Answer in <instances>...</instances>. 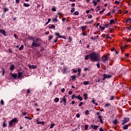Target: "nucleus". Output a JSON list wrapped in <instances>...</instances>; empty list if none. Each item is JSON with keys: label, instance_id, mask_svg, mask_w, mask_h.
I'll return each instance as SVG.
<instances>
[{"label": "nucleus", "instance_id": "obj_60", "mask_svg": "<svg viewBox=\"0 0 131 131\" xmlns=\"http://www.w3.org/2000/svg\"><path fill=\"white\" fill-rule=\"evenodd\" d=\"M58 41V37H56L55 40L54 41V42H57Z\"/></svg>", "mask_w": 131, "mask_h": 131}, {"label": "nucleus", "instance_id": "obj_16", "mask_svg": "<svg viewBox=\"0 0 131 131\" xmlns=\"http://www.w3.org/2000/svg\"><path fill=\"white\" fill-rule=\"evenodd\" d=\"M88 28V26H83L81 27V29H82V31L84 30V29H86Z\"/></svg>", "mask_w": 131, "mask_h": 131}, {"label": "nucleus", "instance_id": "obj_57", "mask_svg": "<svg viewBox=\"0 0 131 131\" xmlns=\"http://www.w3.org/2000/svg\"><path fill=\"white\" fill-rule=\"evenodd\" d=\"M91 38V39H93L94 40H95V39H96V38H97V37L92 36Z\"/></svg>", "mask_w": 131, "mask_h": 131}, {"label": "nucleus", "instance_id": "obj_7", "mask_svg": "<svg viewBox=\"0 0 131 131\" xmlns=\"http://www.w3.org/2000/svg\"><path fill=\"white\" fill-rule=\"evenodd\" d=\"M107 60H108V56L105 55L102 57L101 61H102V62H106Z\"/></svg>", "mask_w": 131, "mask_h": 131}, {"label": "nucleus", "instance_id": "obj_21", "mask_svg": "<svg viewBox=\"0 0 131 131\" xmlns=\"http://www.w3.org/2000/svg\"><path fill=\"white\" fill-rule=\"evenodd\" d=\"M17 74H12V76L14 78V79H16V78H17Z\"/></svg>", "mask_w": 131, "mask_h": 131}, {"label": "nucleus", "instance_id": "obj_17", "mask_svg": "<svg viewBox=\"0 0 131 131\" xmlns=\"http://www.w3.org/2000/svg\"><path fill=\"white\" fill-rule=\"evenodd\" d=\"M83 83L84 85L90 84V82H89V81H84V82H83Z\"/></svg>", "mask_w": 131, "mask_h": 131}, {"label": "nucleus", "instance_id": "obj_8", "mask_svg": "<svg viewBox=\"0 0 131 131\" xmlns=\"http://www.w3.org/2000/svg\"><path fill=\"white\" fill-rule=\"evenodd\" d=\"M29 68L30 69H36V68H37V66H35V65L29 66Z\"/></svg>", "mask_w": 131, "mask_h": 131}, {"label": "nucleus", "instance_id": "obj_23", "mask_svg": "<svg viewBox=\"0 0 131 131\" xmlns=\"http://www.w3.org/2000/svg\"><path fill=\"white\" fill-rule=\"evenodd\" d=\"M127 47V45H125L124 46H122L120 47V49L121 50V51H122V50H123L124 49H126Z\"/></svg>", "mask_w": 131, "mask_h": 131}, {"label": "nucleus", "instance_id": "obj_28", "mask_svg": "<svg viewBox=\"0 0 131 131\" xmlns=\"http://www.w3.org/2000/svg\"><path fill=\"white\" fill-rule=\"evenodd\" d=\"M114 124L116 125L117 124V119H115L114 121H113Z\"/></svg>", "mask_w": 131, "mask_h": 131}, {"label": "nucleus", "instance_id": "obj_13", "mask_svg": "<svg viewBox=\"0 0 131 131\" xmlns=\"http://www.w3.org/2000/svg\"><path fill=\"white\" fill-rule=\"evenodd\" d=\"M91 58V53L85 56V60H89Z\"/></svg>", "mask_w": 131, "mask_h": 131}, {"label": "nucleus", "instance_id": "obj_32", "mask_svg": "<svg viewBox=\"0 0 131 131\" xmlns=\"http://www.w3.org/2000/svg\"><path fill=\"white\" fill-rule=\"evenodd\" d=\"M110 106H111V104H110V103H106L104 105V107H107L108 108V107H110Z\"/></svg>", "mask_w": 131, "mask_h": 131}, {"label": "nucleus", "instance_id": "obj_35", "mask_svg": "<svg viewBox=\"0 0 131 131\" xmlns=\"http://www.w3.org/2000/svg\"><path fill=\"white\" fill-rule=\"evenodd\" d=\"M74 11H75V8H72L71 12L72 13H74Z\"/></svg>", "mask_w": 131, "mask_h": 131}, {"label": "nucleus", "instance_id": "obj_56", "mask_svg": "<svg viewBox=\"0 0 131 131\" xmlns=\"http://www.w3.org/2000/svg\"><path fill=\"white\" fill-rule=\"evenodd\" d=\"M52 38H53V36L52 35L49 36V40H51Z\"/></svg>", "mask_w": 131, "mask_h": 131}, {"label": "nucleus", "instance_id": "obj_42", "mask_svg": "<svg viewBox=\"0 0 131 131\" xmlns=\"http://www.w3.org/2000/svg\"><path fill=\"white\" fill-rule=\"evenodd\" d=\"M2 71H3L2 75L4 76L5 75V69L3 68Z\"/></svg>", "mask_w": 131, "mask_h": 131}, {"label": "nucleus", "instance_id": "obj_4", "mask_svg": "<svg viewBox=\"0 0 131 131\" xmlns=\"http://www.w3.org/2000/svg\"><path fill=\"white\" fill-rule=\"evenodd\" d=\"M103 76V78L102 79V80H104V79H106V78H111V77H112L111 75H107L106 74H104Z\"/></svg>", "mask_w": 131, "mask_h": 131}, {"label": "nucleus", "instance_id": "obj_36", "mask_svg": "<svg viewBox=\"0 0 131 131\" xmlns=\"http://www.w3.org/2000/svg\"><path fill=\"white\" fill-rule=\"evenodd\" d=\"M85 114L86 115H89V114H90V112L89 111V110H86L85 112Z\"/></svg>", "mask_w": 131, "mask_h": 131}, {"label": "nucleus", "instance_id": "obj_29", "mask_svg": "<svg viewBox=\"0 0 131 131\" xmlns=\"http://www.w3.org/2000/svg\"><path fill=\"white\" fill-rule=\"evenodd\" d=\"M49 29H55V25H52L51 27H49Z\"/></svg>", "mask_w": 131, "mask_h": 131}, {"label": "nucleus", "instance_id": "obj_62", "mask_svg": "<svg viewBox=\"0 0 131 131\" xmlns=\"http://www.w3.org/2000/svg\"><path fill=\"white\" fill-rule=\"evenodd\" d=\"M83 104V102H81L80 104H79V107H81V106Z\"/></svg>", "mask_w": 131, "mask_h": 131}, {"label": "nucleus", "instance_id": "obj_52", "mask_svg": "<svg viewBox=\"0 0 131 131\" xmlns=\"http://www.w3.org/2000/svg\"><path fill=\"white\" fill-rule=\"evenodd\" d=\"M126 29H127L128 30H130L131 29V27H126Z\"/></svg>", "mask_w": 131, "mask_h": 131}, {"label": "nucleus", "instance_id": "obj_30", "mask_svg": "<svg viewBox=\"0 0 131 131\" xmlns=\"http://www.w3.org/2000/svg\"><path fill=\"white\" fill-rule=\"evenodd\" d=\"M93 4H94V6H96L97 5V0H94L93 1Z\"/></svg>", "mask_w": 131, "mask_h": 131}, {"label": "nucleus", "instance_id": "obj_10", "mask_svg": "<svg viewBox=\"0 0 131 131\" xmlns=\"http://www.w3.org/2000/svg\"><path fill=\"white\" fill-rule=\"evenodd\" d=\"M60 102H63L64 105L65 106H66V102H67L66 97H65V96H64L63 99H62V101H61Z\"/></svg>", "mask_w": 131, "mask_h": 131}, {"label": "nucleus", "instance_id": "obj_15", "mask_svg": "<svg viewBox=\"0 0 131 131\" xmlns=\"http://www.w3.org/2000/svg\"><path fill=\"white\" fill-rule=\"evenodd\" d=\"M76 98L78 99V100H79V101H82V100H83L82 97H81L80 95H79L78 96H77Z\"/></svg>", "mask_w": 131, "mask_h": 131}, {"label": "nucleus", "instance_id": "obj_26", "mask_svg": "<svg viewBox=\"0 0 131 131\" xmlns=\"http://www.w3.org/2000/svg\"><path fill=\"white\" fill-rule=\"evenodd\" d=\"M37 124H43V125H45V122L41 121V122H37Z\"/></svg>", "mask_w": 131, "mask_h": 131}, {"label": "nucleus", "instance_id": "obj_22", "mask_svg": "<svg viewBox=\"0 0 131 131\" xmlns=\"http://www.w3.org/2000/svg\"><path fill=\"white\" fill-rule=\"evenodd\" d=\"M24 7H30V4H27V3H24Z\"/></svg>", "mask_w": 131, "mask_h": 131}, {"label": "nucleus", "instance_id": "obj_18", "mask_svg": "<svg viewBox=\"0 0 131 131\" xmlns=\"http://www.w3.org/2000/svg\"><path fill=\"white\" fill-rule=\"evenodd\" d=\"M22 75H23V73L22 72L18 73V77H22Z\"/></svg>", "mask_w": 131, "mask_h": 131}, {"label": "nucleus", "instance_id": "obj_40", "mask_svg": "<svg viewBox=\"0 0 131 131\" xmlns=\"http://www.w3.org/2000/svg\"><path fill=\"white\" fill-rule=\"evenodd\" d=\"M108 29H109L110 32H111V33H112L113 32V31L114 30V29H111V28H109Z\"/></svg>", "mask_w": 131, "mask_h": 131}, {"label": "nucleus", "instance_id": "obj_54", "mask_svg": "<svg viewBox=\"0 0 131 131\" xmlns=\"http://www.w3.org/2000/svg\"><path fill=\"white\" fill-rule=\"evenodd\" d=\"M88 18H89V19H91V18H93V15L89 14L88 16Z\"/></svg>", "mask_w": 131, "mask_h": 131}, {"label": "nucleus", "instance_id": "obj_39", "mask_svg": "<svg viewBox=\"0 0 131 131\" xmlns=\"http://www.w3.org/2000/svg\"><path fill=\"white\" fill-rule=\"evenodd\" d=\"M54 100L56 103H58V102H59V98H55Z\"/></svg>", "mask_w": 131, "mask_h": 131}, {"label": "nucleus", "instance_id": "obj_12", "mask_svg": "<svg viewBox=\"0 0 131 131\" xmlns=\"http://www.w3.org/2000/svg\"><path fill=\"white\" fill-rule=\"evenodd\" d=\"M92 102L93 103V104L96 105V106H98V103H96V100L95 99V98H92Z\"/></svg>", "mask_w": 131, "mask_h": 131}, {"label": "nucleus", "instance_id": "obj_59", "mask_svg": "<svg viewBox=\"0 0 131 131\" xmlns=\"http://www.w3.org/2000/svg\"><path fill=\"white\" fill-rule=\"evenodd\" d=\"M52 11H53V12H56V8L54 7L52 8Z\"/></svg>", "mask_w": 131, "mask_h": 131}, {"label": "nucleus", "instance_id": "obj_1", "mask_svg": "<svg viewBox=\"0 0 131 131\" xmlns=\"http://www.w3.org/2000/svg\"><path fill=\"white\" fill-rule=\"evenodd\" d=\"M90 59L94 62H97V61L101 60V57H100V54L97 52H94L90 53Z\"/></svg>", "mask_w": 131, "mask_h": 131}, {"label": "nucleus", "instance_id": "obj_55", "mask_svg": "<svg viewBox=\"0 0 131 131\" xmlns=\"http://www.w3.org/2000/svg\"><path fill=\"white\" fill-rule=\"evenodd\" d=\"M84 127H85V129H88V128H89V125H85Z\"/></svg>", "mask_w": 131, "mask_h": 131}, {"label": "nucleus", "instance_id": "obj_34", "mask_svg": "<svg viewBox=\"0 0 131 131\" xmlns=\"http://www.w3.org/2000/svg\"><path fill=\"white\" fill-rule=\"evenodd\" d=\"M74 15H76V16H78V15H79V12H78V11H76L74 13Z\"/></svg>", "mask_w": 131, "mask_h": 131}, {"label": "nucleus", "instance_id": "obj_31", "mask_svg": "<svg viewBox=\"0 0 131 131\" xmlns=\"http://www.w3.org/2000/svg\"><path fill=\"white\" fill-rule=\"evenodd\" d=\"M24 49V46L21 45L20 47L19 48V51H22Z\"/></svg>", "mask_w": 131, "mask_h": 131}, {"label": "nucleus", "instance_id": "obj_37", "mask_svg": "<svg viewBox=\"0 0 131 131\" xmlns=\"http://www.w3.org/2000/svg\"><path fill=\"white\" fill-rule=\"evenodd\" d=\"M76 78V76H75V75H73L72 77V80H75Z\"/></svg>", "mask_w": 131, "mask_h": 131}, {"label": "nucleus", "instance_id": "obj_50", "mask_svg": "<svg viewBox=\"0 0 131 131\" xmlns=\"http://www.w3.org/2000/svg\"><path fill=\"white\" fill-rule=\"evenodd\" d=\"M111 101H113V100H114V96H111Z\"/></svg>", "mask_w": 131, "mask_h": 131}, {"label": "nucleus", "instance_id": "obj_19", "mask_svg": "<svg viewBox=\"0 0 131 131\" xmlns=\"http://www.w3.org/2000/svg\"><path fill=\"white\" fill-rule=\"evenodd\" d=\"M62 72L63 73H66V72H67V69H66V68H63V69L62 70Z\"/></svg>", "mask_w": 131, "mask_h": 131}, {"label": "nucleus", "instance_id": "obj_11", "mask_svg": "<svg viewBox=\"0 0 131 131\" xmlns=\"http://www.w3.org/2000/svg\"><path fill=\"white\" fill-rule=\"evenodd\" d=\"M10 69L11 71H14V70L15 69V65L14 64H12L10 66Z\"/></svg>", "mask_w": 131, "mask_h": 131}, {"label": "nucleus", "instance_id": "obj_48", "mask_svg": "<svg viewBox=\"0 0 131 131\" xmlns=\"http://www.w3.org/2000/svg\"><path fill=\"white\" fill-rule=\"evenodd\" d=\"M25 118H27V119H29L30 120H31V118L30 117L25 116Z\"/></svg>", "mask_w": 131, "mask_h": 131}, {"label": "nucleus", "instance_id": "obj_6", "mask_svg": "<svg viewBox=\"0 0 131 131\" xmlns=\"http://www.w3.org/2000/svg\"><path fill=\"white\" fill-rule=\"evenodd\" d=\"M0 33H2V34H3V35H4V36H7L6 30H5L4 29L0 30Z\"/></svg>", "mask_w": 131, "mask_h": 131}, {"label": "nucleus", "instance_id": "obj_27", "mask_svg": "<svg viewBox=\"0 0 131 131\" xmlns=\"http://www.w3.org/2000/svg\"><path fill=\"white\" fill-rule=\"evenodd\" d=\"M99 27L102 31V30H105V26H104V27H102V26L100 25Z\"/></svg>", "mask_w": 131, "mask_h": 131}, {"label": "nucleus", "instance_id": "obj_44", "mask_svg": "<svg viewBox=\"0 0 131 131\" xmlns=\"http://www.w3.org/2000/svg\"><path fill=\"white\" fill-rule=\"evenodd\" d=\"M98 61V63L97 64V66L98 67V68H100V61Z\"/></svg>", "mask_w": 131, "mask_h": 131}, {"label": "nucleus", "instance_id": "obj_64", "mask_svg": "<svg viewBox=\"0 0 131 131\" xmlns=\"http://www.w3.org/2000/svg\"><path fill=\"white\" fill-rule=\"evenodd\" d=\"M27 112H24L23 113V115H27Z\"/></svg>", "mask_w": 131, "mask_h": 131}, {"label": "nucleus", "instance_id": "obj_61", "mask_svg": "<svg viewBox=\"0 0 131 131\" xmlns=\"http://www.w3.org/2000/svg\"><path fill=\"white\" fill-rule=\"evenodd\" d=\"M61 93H64V92H65V89H64V88L62 89L61 90Z\"/></svg>", "mask_w": 131, "mask_h": 131}, {"label": "nucleus", "instance_id": "obj_5", "mask_svg": "<svg viewBox=\"0 0 131 131\" xmlns=\"http://www.w3.org/2000/svg\"><path fill=\"white\" fill-rule=\"evenodd\" d=\"M129 121V118H124V120L122 121V124L124 125L126 123V122H128Z\"/></svg>", "mask_w": 131, "mask_h": 131}, {"label": "nucleus", "instance_id": "obj_3", "mask_svg": "<svg viewBox=\"0 0 131 131\" xmlns=\"http://www.w3.org/2000/svg\"><path fill=\"white\" fill-rule=\"evenodd\" d=\"M16 123H18V119H17V118H14L9 122V126H13V125H15V124H16Z\"/></svg>", "mask_w": 131, "mask_h": 131}, {"label": "nucleus", "instance_id": "obj_46", "mask_svg": "<svg viewBox=\"0 0 131 131\" xmlns=\"http://www.w3.org/2000/svg\"><path fill=\"white\" fill-rule=\"evenodd\" d=\"M55 126V123L52 124L50 126V128H53Z\"/></svg>", "mask_w": 131, "mask_h": 131}, {"label": "nucleus", "instance_id": "obj_20", "mask_svg": "<svg viewBox=\"0 0 131 131\" xmlns=\"http://www.w3.org/2000/svg\"><path fill=\"white\" fill-rule=\"evenodd\" d=\"M130 22H131V17L127 19L126 20V23H130Z\"/></svg>", "mask_w": 131, "mask_h": 131}, {"label": "nucleus", "instance_id": "obj_63", "mask_svg": "<svg viewBox=\"0 0 131 131\" xmlns=\"http://www.w3.org/2000/svg\"><path fill=\"white\" fill-rule=\"evenodd\" d=\"M118 14H121V10H118Z\"/></svg>", "mask_w": 131, "mask_h": 131}, {"label": "nucleus", "instance_id": "obj_14", "mask_svg": "<svg viewBox=\"0 0 131 131\" xmlns=\"http://www.w3.org/2000/svg\"><path fill=\"white\" fill-rule=\"evenodd\" d=\"M83 97L84 98V100H88L89 99V98L88 97V94L86 93H84L83 94Z\"/></svg>", "mask_w": 131, "mask_h": 131}, {"label": "nucleus", "instance_id": "obj_2", "mask_svg": "<svg viewBox=\"0 0 131 131\" xmlns=\"http://www.w3.org/2000/svg\"><path fill=\"white\" fill-rule=\"evenodd\" d=\"M32 48H38V47H40V42H39V39L36 38L33 40L32 43Z\"/></svg>", "mask_w": 131, "mask_h": 131}, {"label": "nucleus", "instance_id": "obj_51", "mask_svg": "<svg viewBox=\"0 0 131 131\" xmlns=\"http://www.w3.org/2000/svg\"><path fill=\"white\" fill-rule=\"evenodd\" d=\"M53 21L55 22H58V19H57V18H55L53 19Z\"/></svg>", "mask_w": 131, "mask_h": 131}, {"label": "nucleus", "instance_id": "obj_24", "mask_svg": "<svg viewBox=\"0 0 131 131\" xmlns=\"http://www.w3.org/2000/svg\"><path fill=\"white\" fill-rule=\"evenodd\" d=\"M127 128H128V125H125L123 127V129H127Z\"/></svg>", "mask_w": 131, "mask_h": 131}, {"label": "nucleus", "instance_id": "obj_9", "mask_svg": "<svg viewBox=\"0 0 131 131\" xmlns=\"http://www.w3.org/2000/svg\"><path fill=\"white\" fill-rule=\"evenodd\" d=\"M98 127H99V126L94 125V124L91 125V128H93V129H95L96 130H97V129H98Z\"/></svg>", "mask_w": 131, "mask_h": 131}, {"label": "nucleus", "instance_id": "obj_53", "mask_svg": "<svg viewBox=\"0 0 131 131\" xmlns=\"http://www.w3.org/2000/svg\"><path fill=\"white\" fill-rule=\"evenodd\" d=\"M115 21L114 19H111L110 23V24H111V23H114Z\"/></svg>", "mask_w": 131, "mask_h": 131}, {"label": "nucleus", "instance_id": "obj_45", "mask_svg": "<svg viewBox=\"0 0 131 131\" xmlns=\"http://www.w3.org/2000/svg\"><path fill=\"white\" fill-rule=\"evenodd\" d=\"M104 12H105V9H103L102 11L99 12V14H103V13H104Z\"/></svg>", "mask_w": 131, "mask_h": 131}, {"label": "nucleus", "instance_id": "obj_41", "mask_svg": "<svg viewBox=\"0 0 131 131\" xmlns=\"http://www.w3.org/2000/svg\"><path fill=\"white\" fill-rule=\"evenodd\" d=\"M1 105H5V102L4 101V100H1Z\"/></svg>", "mask_w": 131, "mask_h": 131}, {"label": "nucleus", "instance_id": "obj_58", "mask_svg": "<svg viewBox=\"0 0 131 131\" xmlns=\"http://www.w3.org/2000/svg\"><path fill=\"white\" fill-rule=\"evenodd\" d=\"M109 25H110V24L105 25L106 28H108V27H109Z\"/></svg>", "mask_w": 131, "mask_h": 131}, {"label": "nucleus", "instance_id": "obj_25", "mask_svg": "<svg viewBox=\"0 0 131 131\" xmlns=\"http://www.w3.org/2000/svg\"><path fill=\"white\" fill-rule=\"evenodd\" d=\"M55 35H57V36H58L60 38H62V36L60 35L59 33H56Z\"/></svg>", "mask_w": 131, "mask_h": 131}, {"label": "nucleus", "instance_id": "obj_47", "mask_svg": "<svg viewBox=\"0 0 131 131\" xmlns=\"http://www.w3.org/2000/svg\"><path fill=\"white\" fill-rule=\"evenodd\" d=\"M115 4H116V5H119L120 2H119V1H116L115 2Z\"/></svg>", "mask_w": 131, "mask_h": 131}, {"label": "nucleus", "instance_id": "obj_49", "mask_svg": "<svg viewBox=\"0 0 131 131\" xmlns=\"http://www.w3.org/2000/svg\"><path fill=\"white\" fill-rule=\"evenodd\" d=\"M3 126L4 127H6V126H7V124L5 122L3 123Z\"/></svg>", "mask_w": 131, "mask_h": 131}, {"label": "nucleus", "instance_id": "obj_38", "mask_svg": "<svg viewBox=\"0 0 131 131\" xmlns=\"http://www.w3.org/2000/svg\"><path fill=\"white\" fill-rule=\"evenodd\" d=\"M29 39H30L31 40H32L33 41L34 40V37H29Z\"/></svg>", "mask_w": 131, "mask_h": 131}, {"label": "nucleus", "instance_id": "obj_43", "mask_svg": "<svg viewBox=\"0 0 131 131\" xmlns=\"http://www.w3.org/2000/svg\"><path fill=\"white\" fill-rule=\"evenodd\" d=\"M75 98H77V96H75V94L73 95L72 96V99H75Z\"/></svg>", "mask_w": 131, "mask_h": 131}, {"label": "nucleus", "instance_id": "obj_33", "mask_svg": "<svg viewBox=\"0 0 131 131\" xmlns=\"http://www.w3.org/2000/svg\"><path fill=\"white\" fill-rule=\"evenodd\" d=\"M94 22V20H92L90 21H87L85 23V24H91V23H93Z\"/></svg>", "mask_w": 131, "mask_h": 131}]
</instances>
